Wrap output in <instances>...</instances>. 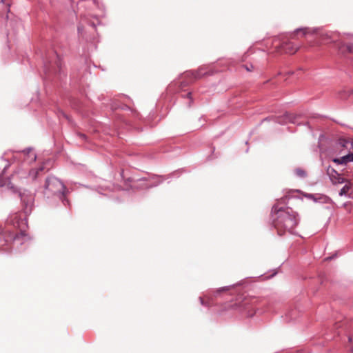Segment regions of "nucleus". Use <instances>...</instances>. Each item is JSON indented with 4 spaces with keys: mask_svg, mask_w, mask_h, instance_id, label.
I'll return each instance as SVG.
<instances>
[{
    "mask_svg": "<svg viewBox=\"0 0 353 353\" xmlns=\"http://www.w3.org/2000/svg\"><path fill=\"white\" fill-rule=\"evenodd\" d=\"M273 221L280 235L285 232H292L297 225L296 213L290 208L286 210L279 208L277 205L272 208Z\"/></svg>",
    "mask_w": 353,
    "mask_h": 353,
    "instance_id": "obj_1",
    "label": "nucleus"
},
{
    "mask_svg": "<svg viewBox=\"0 0 353 353\" xmlns=\"http://www.w3.org/2000/svg\"><path fill=\"white\" fill-rule=\"evenodd\" d=\"M7 225L13 226L18 229V232H11L8 228L6 230V235L0 234V248L4 245L5 242L14 241L19 237L25 236V230L27 226V222L25 217H22L21 213H14L10 215L7 220Z\"/></svg>",
    "mask_w": 353,
    "mask_h": 353,
    "instance_id": "obj_2",
    "label": "nucleus"
},
{
    "mask_svg": "<svg viewBox=\"0 0 353 353\" xmlns=\"http://www.w3.org/2000/svg\"><path fill=\"white\" fill-rule=\"evenodd\" d=\"M64 190V185L57 178L50 176L46 179L44 193L47 196L52 195L62 196Z\"/></svg>",
    "mask_w": 353,
    "mask_h": 353,
    "instance_id": "obj_3",
    "label": "nucleus"
},
{
    "mask_svg": "<svg viewBox=\"0 0 353 353\" xmlns=\"http://www.w3.org/2000/svg\"><path fill=\"white\" fill-rule=\"evenodd\" d=\"M36 159V154L30 149L16 152L13 155L14 161L23 160V161H26L28 163L35 161Z\"/></svg>",
    "mask_w": 353,
    "mask_h": 353,
    "instance_id": "obj_4",
    "label": "nucleus"
},
{
    "mask_svg": "<svg viewBox=\"0 0 353 353\" xmlns=\"http://www.w3.org/2000/svg\"><path fill=\"white\" fill-rule=\"evenodd\" d=\"M332 183L333 185H338L344 183L345 181V174H339L335 169L329 166L326 170Z\"/></svg>",
    "mask_w": 353,
    "mask_h": 353,
    "instance_id": "obj_5",
    "label": "nucleus"
},
{
    "mask_svg": "<svg viewBox=\"0 0 353 353\" xmlns=\"http://www.w3.org/2000/svg\"><path fill=\"white\" fill-rule=\"evenodd\" d=\"M258 301V299L254 296H244L238 298L236 305L243 310H250Z\"/></svg>",
    "mask_w": 353,
    "mask_h": 353,
    "instance_id": "obj_6",
    "label": "nucleus"
},
{
    "mask_svg": "<svg viewBox=\"0 0 353 353\" xmlns=\"http://www.w3.org/2000/svg\"><path fill=\"white\" fill-rule=\"evenodd\" d=\"M301 32L303 36H316V37H319L322 41H326L330 38V36L327 33H320L316 30H310V28H305L296 30V33Z\"/></svg>",
    "mask_w": 353,
    "mask_h": 353,
    "instance_id": "obj_7",
    "label": "nucleus"
},
{
    "mask_svg": "<svg viewBox=\"0 0 353 353\" xmlns=\"http://www.w3.org/2000/svg\"><path fill=\"white\" fill-rule=\"evenodd\" d=\"M281 48L284 53L290 54H294L299 49V47L291 41L283 43Z\"/></svg>",
    "mask_w": 353,
    "mask_h": 353,
    "instance_id": "obj_8",
    "label": "nucleus"
},
{
    "mask_svg": "<svg viewBox=\"0 0 353 353\" xmlns=\"http://www.w3.org/2000/svg\"><path fill=\"white\" fill-rule=\"evenodd\" d=\"M345 184V185L341 189V190L339 192V194L342 196H348L350 197V191L352 188V183L350 181V179L345 178V181L344 182Z\"/></svg>",
    "mask_w": 353,
    "mask_h": 353,
    "instance_id": "obj_9",
    "label": "nucleus"
},
{
    "mask_svg": "<svg viewBox=\"0 0 353 353\" xmlns=\"http://www.w3.org/2000/svg\"><path fill=\"white\" fill-rule=\"evenodd\" d=\"M353 161V153H350L340 158H335L333 162L337 164H346L348 162Z\"/></svg>",
    "mask_w": 353,
    "mask_h": 353,
    "instance_id": "obj_10",
    "label": "nucleus"
},
{
    "mask_svg": "<svg viewBox=\"0 0 353 353\" xmlns=\"http://www.w3.org/2000/svg\"><path fill=\"white\" fill-rule=\"evenodd\" d=\"M341 51L344 52H353V43L343 44L339 47Z\"/></svg>",
    "mask_w": 353,
    "mask_h": 353,
    "instance_id": "obj_11",
    "label": "nucleus"
},
{
    "mask_svg": "<svg viewBox=\"0 0 353 353\" xmlns=\"http://www.w3.org/2000/svg\"><path fill=\"white\" fill-rule=\"evenodd\" d=\"M295 172H296V174L300 177H305L307 175L306 172L300 168L296 169Z\"/></svg>",
    "mask_w": 353,
    "mask_h": 353,
    "instance_id": "obj_12",
    "label": "nucleus"
},
{
    "mask_svg": "<svg viewBox=\"0 0 353 353\" xmlns=\"http://www.w3.org/2000/svg\"><path fill=\"white\" fill-rule=\"evenodd\" d=\"M348 141L344 139H340L339 140V144L341 145V147L342 148H346L347 147V144H348Z\"/></svg>",
    "mask_w": 353,
    "mask_h": 353,
    "instance_id": "obj_13",
    "label": "nucleus"
},
{
    "mask_svg": "<svg viewBox=\"0 0 353 353\" xmlns=\"http://www.w3.org/2000/svg\"><path fill=\"white\" fill-rule=\"evenodd\" d=\"M230 290V288L229 287H223V288H219L216 290L217 292H225V291H228Z\"/></svg>",
    "mask_w": 353,
    "mask_h": 353,
    "instance_id": "obj_14",
    "label": "nucleus"
},
{
    "mask_svg": "<svg viewBox=\"0 0 353 353\" xmlns=\"http://www.w3.org/2000/svg\"><path fill=\"white\" fill-rule=\"evenodd\" d=\"M286 119H288L290 122H294L293 117L291 114H287L285 115Z\"/></svg>",
    "mask_w": 353,
    "mask_h": 353,
    "instance_id": "obj_15",
    "label": "nucleus"
},
{
    "mask_svg": "<svg viewBox=\"0 0 353 353\" xmlns=\"http://www.w3.org/2000/svg\"><path fill=\"white\" fill-rule=\"evenodd\" d=\"M243 67L246 69L247 71H252L253 69L252 65H250V67H248V65H243Z\"/></svg>",
    "mask_w": 353,
    "mask_h": 353,
    "instance_id": "obj_16",
    "label": "nucleus"
},
{
    "mask_svg": "<svg viewBox=\"0 0 353 353\" xmlns=\"http://www.w3.org/2000/svg\"><path fill=\"white\" fill-rule=\"evenodd\" d=\"M43 170V167H41V168H40L37 171V172L34 174L33 177H34V178H36L37 174H38V172H39V171H42Z\"/></svg>",
    "mask_w": 353,
    "mask_h": 353,
    "instance_id": "obj_17",
    "label": "nucleus"
},
{
    "mask_svg": "<svg viewBox=\"0 0 353 353\" xmlns=\"http://www.w3.org/2000/svg\"><path fill=\"white\" fill-rule=\"evenodd\" d=\"M200 77H201V76H200V74H199V73H198V74H195V76H194V77H195L196 79L199 78Z\"/></svg>",
    "mask_w": 353,
    "mask_h": 353,
    "instance_id": "obj_18",
    "label": "nucleus"
},
{
    "mask_svg": "<svg viewBox=\"0 0 353 353\" xmlns=\"http://www.w3.org/2000/svg\"><path fill=\"white\" fill-rule=\"evenodd\" d=\"M187 97L190 98L191 97V93L190 92H188L187 94H186Z\"/></svg>",
    "mask_w": 353,
    "mask_h": 353,
    "instance_id": "obj_19",
    "label": "nucleus"
},
{
    "mask_svg": "<svg viewBox=\"0 0 353 353\" xmlns=\"http://www.w3.org/2000/svg\"><path fill=\"white\" fill-rule=\"evenodd\" d=\"M349 341H350V342H352V337H350V338H349Z\"/></svg>",
    "mask_w": 353,
    "mask_h": 353,
    "instance_id": "obj_20",
    "label": "nucleus"
},
{
    "mask_svg": "<svg viewBox=\"0 0 353 353\" xmlns=\"http://www.w3.org/2000/svg\"><path fill=\"white\" fill-rule=\"evenodd\" d=\"M30 174H33V171H32H32H30Z\"/></svg>",
    "mask_w": 353,
    "mask_h": 353,
    "instance_id": "obj_21",
    "label": "nucleus"
},
{
    "mask_svg": "<svg viewBox=\"0 0 353 353\" xmlns=\"http://www.w3.org/2000/svg\"><path fill=\"white\" fill-rule=\"evenodd\" d=\"M200 299H201V303H203V299L201 298Z\"/></svg>",
    "mask_w": 353,
    "mask_h": 353,
    "instance_id": "obj_22",
    "label": "nucleus"
},
{
    "mask_svg": "<svg viewBox=\"0 0 353 353\" xmlns=\"http://www.w3.org/2000/svg\"><path fill=\"white\" fill-rule=\"evenodd\" d=\"M351 350L353 351V347H352Z\"/></svg>",
    "mask_w": 353,
    "mask_h": 353,
    "instance_id": "obj_23",
    "label": "nucleus"
}]
</instances>
